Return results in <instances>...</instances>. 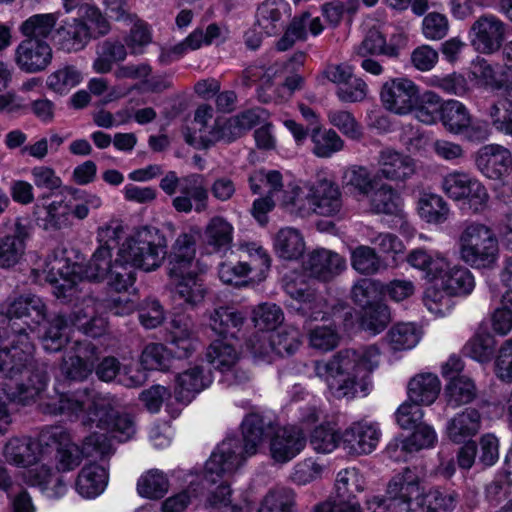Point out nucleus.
Instances as JSON below:
<instances>
[{"mask_svg":"<svg viewBox=\"0 0 512 512\" xmlns=\"http://www.w3.org/2000/svg\"><path fill=\"white\" fill-rule=\"evenodd\" d=\"M0 349L10 364L8 400L23 406L36 402L46 388L48 375L45 367L34 359L35 346L26 327H5Z\"/></svg>","mask_w":512,"mask_h":512,"instance_id":"obj_1","label":"nucleus"},{"mask_svg":"<svg viewBox=\"0 0 512 512\" xmlns=\"http://www.w3.org/2000/svg\"><path fill=\"white\" fill-rule=\"evenodd\" d=\"M380 349L369 345L359 349H342L328 361H314V373L323 379L336 398L352 399L367 395L370 374L378 366Z\"/></svg>","mask_w":512,"mask_h":512,"instance_id":"obj_2","label":"nucleus"},{"mask_svg":"<svg viewBox=\"0 0 512 512\" xmlns=\"http://www.w3.org/2000/svg\"><path fill=\"white\" fill-rule=\"evenodd\" d=\"M44 410L51 415H64L70 419L82 416V423L106 431L119 442L130 440L136 433L133 417L113 408L100 405L97 394L89 388L62 393L45 404Z\"/></svg>","mask_w":512,"mask_h":512,"instance_id":"obj_3","label":"nucleus"},{"mask_svg":"<svg viewBox=\"0 0 512 512\" xmlns=\"http://www.w3.org/2000/svg\"><path fill=\"white\" fill-rule=\"evenodd\" d=\"M243 439H224L205 463L204 479L216 484L222 478L230 477L246 460L255 455L270 428L264 418L256 413L247 415L241 424Z\"/></svg>","mask_w":512,"mask_h":512,"instance_id":"obj_4","label":"nucleus"},{"mask_svg":"<svg viewBox=\"0 0 512 512\" xmlns=\"http://www.w3.org/2000/svg\"><path fill=\"white\" fill-rule=\"evenodd\" d=\"M424 475L416 466L404 467L386 485L385 495L367 500L369 512H414L424 494Z\"/></svg>","mask_w":512,"mask_h":512,"instance_id":"obj_5","label":"nucleus"},{"mask_svg":"<svg viewBox=\"0 0 512 512\" xmlns=\"http://www.w3.org/2000/svg\"><path fill=\"white\" fill-rule=\"evenodd\" d=\"M308 191L305 200L300 198L301 189L294 187L291 195H284L281 199L284 206H290L291 213L301 218L315 213L324 217H334L341 213L343 208V195L339 185L331 178L318 174L315 181H307L304 184Z\"/></svg>","mask_w":512,"mask_h":512,"instance_id":"obj_6","label":"nucleus"},{"mask_svg":"<svg viewBox=\"0 0 512 512\" xmlns=\"http://www.w3.org/2000/svg\"><path fill=\"white\" fill-rule=\"evenodd\" d=\"M462 260L475 268H490L498 258V240L493 231L479 222H466L459 236Z\"/></svg>","mask_w":512,"mask_h":512,"instance_id":"obj_7","label":"nucleus"},{"mask_svg":"<svg viewBox=\"0 0 512 512\" xmlns=\"http://www.w3.org/2000/svg\"><path fill=\"white\" fill-rule=\"evenodd\" d=\"M132 264L146 272L158 269L167 256V240L155 227H142L120 246Z\"/></svg>","mask_w":512,"mask_h":512,"instance_id":"obj_8","label":"nucleus"},{"mask_svg":"<svg viewBox=\"0 0 512 512\" xmlns=\"http://www.w3.org/2000/svg\"><path fill=\"white\" fill-rule=\"evenodd\" d=\"M120 225H106L98 229L99 247L92 254L86 265L79 267V273L89 281L100 282L107 279L114 260L112 251L118 245Z\"/></svg>","mask_w":512,"mask_h":512,"instance_id":"obj_9","label":"nucleus"},{"mask_svg":"<svg viewBox=\"0 0 512 512\" xmlns=\"http://www.w3.org/2000/svg\"><path fill=\"white\" fill-rule=\"evenodd\" d=\"M31 224L27 217L6 218L0 225V267L15 266L25 252V241L30 235Z\"/></svg>","mask_w":512,"mask_h":512,"instance_id":"obj_10","label":"nucleus"},{"mask_svg":"<svg viewBox=\"0 0 512 512\" xmlns=\"http://www.w3.org/2000/svg\"><path fill=\"white\" fill-rule=\"evenodd\" d=\"M114 453V449L106 434L94 432L84 438L80 449L71 440L56 454L57 469L70 471L80 465L82 457H100L104 459Z\"/></svg>","mask_w":512,"mask_h":512,"instance_id":"obj_11","label":"nucleus"},{"mask_svg":"<svg viewBox=\"0 0 512 512\" xmlns=\"http://www.w3.org/2000/svg\"><path fill=\"white\" fill-rule=\"evenodd\" d=\"M1 314L5 317L3 323L15 327V320H21V327L30 328L39 325L46 318V306L42 299L33 294L8 298L1 305Z\"/></svg>","mask_w":512,"mask_h":512,"instance_id":"obj_12","label":"nucleus"},{"mask_svg":"<svg viewBox=\"0 0 512 512\" xmlns=\"http://www.w3.org/2000/svg\"><path fill=\"white\" fill-rule=\"evenodd\" d=\"M419 89L410 79L399 77L386 81L380 91V99L390 112L405 115L411 112L417 103Z\"/></svg>","mask_w":512,"mask_h":512,"instance_id":"obj_13","label":"nucleus"},{"mask_svg":"<svg viewBox=\"0 0 512 512\" xmlns=\"http://www.w3.org/2000/svg\"><path fill=\"white\" fill-rule=\"evenodd\" d=\"M209 191L202 174L193 173L182 177L180 195L172 200L173 208L180 213H202L207 210Z\"/></svg>","mask_w":512,"mask_h":512,"instance_id":"obj_14","label":"nucleus"},{"mask_svg":"<svg viewBox=\"0 0 512 512\" xmlns=\"http://www.w3.org/2000/svg\"><path fill=\"white\" fill-rule=\"evenodd\" d=\"M307 439L301 428L286 426L277 429L270 438L269 452L274 462L285 464L306 447Z\"/></svg>","mask_w":512,"mask_h":512,"instance_id":"obj_15","label":"nucleus"},{"mask_svg":"<svg viewBox=\"0 0 512 512\" xmlns=\"http://www.w3.org/2000/svg\"><path fill=\"white\" fill-rule=\"evenodd\" d=\"M52 58V48L45 40L22 39L15 49V63L26 73L46 70Z\"/></svg>","mask_w":512,"mask_h":512,"instance_id":"obj_16","label":"nucleus"},{"mask_svg":"<svg viewBox=\"0 0 512 512\" xmlns=\"http://www.w3.org/2000/svg\"><path fill=\"white\" fill-rule=\"evenodd\" d=\"M505 24L494 15L479 17L471 27L472 45L483 54L498 51L505 37Z\"/></svg>","mask_w":512,"mask_h":512,"instance_id":"obj_17","label":"nucleus"},{"mask_svg":"<svg viewBox=\"0 0 512 512\" xmlns=\"http://www.w3.org/2000/svg\"><path fill=\"white\" fill-rule=\"evenodd\" d=\"M380 436L381 432L375 424L354 422L342 433L340 445L351 455L369 454L376 448Z\"/></svg>","mask_w":512,"mask_h":512,"instance_id":"obj_18","label":"nucleus"},{"mask_svg":"<svg viewBox=\"0 0 512 512\" xmlns=\"http://www.w3.org/2000/svg\"><path fill=\"white\" fill-rule=\"evenodd\" d=\"M303 268L310 277L329 282L345 270L346 261L336 252L319 248L307 255L303 261Z\"/></svg>","mask_w":512,"mask_h":512,"instance_id":"obj_19","label":"nucleus"},{"mask_svg":"<svg viewBox=\"0 0 512 512\" xmlns=\"http://www.w3.org/2000/svg\"><path fill=\"white\" fill-rule=\"evenodd\" d=\"M74 354L63 358L62 375L70 380H84L92 372L96 360L97 348L90 341L77 340L72 347Z\"/></svg>","mask_w":512,"mask_h":512,"instance_id":"obj_20","label":"nucleus"},{"mask_svg":"<svg viewBox=\"0 0 512 512\" xmlns=\"http://www.w3.org/2000/svg\"><path fill=\"white\" fill-rule=\"evenodd\" d=\"M475 163L478 170L487 178L499 180L508 175L512 168V154L504 146L489 144L483 146L476 154Z\"/></svg>","mask_w":512,"mask_h":512,"instance_id":"obj_21","label":"nucleus"},{"mask_svg":"<svg viewBox=\"0 0 512 512\" xmlns=\"http://www.w3.org/2000/svg\"><path fill=\"white\" fill-rule=\"evenodd\" d=\"M377 165L375 179H386L393 182L406 181L416 170L414 159L392 149L380 151Z\"/></svg>","mask_w":512,"mask_h":512,"instance_id":"obj_22","label":"nucleus"},{"mask_svg":"<svg viewBox=\"0 0 512 512\" xmlns=\"http://www.w3.org/2000/svg\"><path fill=\"white\" fill-rule=\"evenodd\" d=\"M91 38V28L78 17L62 21L53 34L54 45L66 53L83 50Z\"/></svg>","mask_w":512,"mask_h":512,"instance_id":"obj_23","label":"nucleus"},{"mask_svg":"<svg viewBox=\"0 0 512 512\" xmlns=\"http://www.w3.org/2000/svg\"><path fill=\"white\" fill-rule=\"evenodd\" d=\"M168 276L172 285V298L175 302L191 309L203 302L206 290L198 277L197 269L190 270L189 273Z\"/></svg>","mask_w":512,"mask_h":512,"instance_id":"obj_24","label":"nucleus"},{"mask_svg":"<svg viewBox=\"0 0 512 512\" xmlns=\"http://www.w3.org/2000/svg\"><path fill=\"white\" fill-rule=\"evenodd\" d=\"M196 269L195 235L188 232L180 233L168 254L167 273L168 275H179Z\"/></svg>","mask_w":512,"mask_h":512,"instance_id":"obj_25","label":"nucleus"},{"mask_svg":"<svg viewBox=\"0 0 512 512\" xmlns=\"http://www.w3.org/2000/svg\"><path fill=\"white\" fill-rule=\"evenodd\" d=\"M290 16L291 8L285 0H265L256 9V25L266 35L273 36L285 28Z\"/></svg>","mask_w":512,"mask_h":512,"instance_id":"obj_26","label":"nucleus"},{"mask_svg":"<svg viewBox=\"0 0 512 512\" xmlns=\"http://www.w3.org/2000/svg\"><path fill=\"white\" fill-rule=\"evenodd\" d=\"M285 291L292 298L291 311L311 320H317L323 313L324 299L306 285L297 287L294 282L285 285Z\"/></svg>","mask_w":512,"mask_h":512,"instance_id":"obj_27","label":"nucleus"},{"mask_svg":"<svg viewBox=\"0 0 512 512\" xmlns=\"http://www.w3.org/2000/svg\"><path fill=\"white\" fill-rule=\"evenodd\" d=\"M2 456L12 466L28 468L40 459L39 445L29 436L11 437L3 447Z\"/></svg>","mask_w":512,"mask_h":512,"instance_id":"obj_28","label":"nucleus"},{"mask_svg":"<svg viewBox=\"0 0 512 512\" xmlns=\"http://www.w3.org/2000/svg\"><path fill=\"white\" fill-rule=\"evenodd\" d=\"M481 422L477 409L466 408L448 421L447 435L454 443H465L480 431Z\"/></svg>","mask_w":512,"mask_h":512,"instance_id":"obj_29","label":"nucleus"},{"mask_svg":"<svg viewBox=\"0 0 512 512\" xmlns=\"http://www.w3.org/2000/svg\"><path fill=\"white\" fill-rule=\"evenodd\" d=\"M175 394L179 401L189 403L196 394L207 388L211 382L210 373L205 374L201 366H194L176 376Z\"/></svg>","mask_w":512,"mask_h":512,"instance_id":"obj_30","label":"nucleus"},{"mask_svg":"<svg viewBox=\"0 0 512 512\" xmlns=\"http://www.w3.org/2000/svg\"><path fill=\"white\" fill-rule=\"evenodd\" d=\"M414 432L403 440L395 439L387 445L386 452L390 458L399 460L401 455H397L398 448L402 452L412 453L424 448L431 447L436 441V433L432 427L421 424L420 422L414 427Z\"/></svg>","mask_w":512,"mask_h":512,"instance_id":"obj_31","label":"nucleus"},{"mask_svg":"<svg viewBox=\"0 0 512 512\" xmlns=\"http://www.w3.org/2000/svg\"><path fill=\"white\" fill-rule=\"evenodd\" d=\"M107 483V470L96 463H90L80 470L76 480V489L83 497L95 498L104 491Z\"/></svg>","mask_w":512,"mask_h":512,"instance_id":"obj_32","label":"nucleus"},{"mask_svg":"<svg viewBox=\"0 0 512 512\" xmlns=\"http://www.w3.org/2000/svg\"><path fill=\"white\" fill-rule=\"evenodd\" d=\"M204 237L211 252L225 254L231 248L233 226L225 218L214 216L205 227Z\"/></svg>","mask_w":512,"mask_h":512,"instance_id":"obj_33","label":"nucleus"},{"mask_svg":"<svg viewBox=\"0 0 512 512\" xmlns=\"http://www.w3.org/2000/svg\"><path fill=\"white\" fill-rule=\"evenodd\" d=\"M244 321V315L231 307H218L209 315L211 329L223 337L236 338Z\"/></svg>","mask_w":512,"mask_h":512,"instance_id":"obj_34","label":"nucleus"},{"mask_svg":"<svg viewBox=\"0 0 512 512\" xmlns=\"http://www.w3.org/2000/svg\"><path fill=\"white\" fill-rule=\"evenodd\" d=\"M136 267L119 247L111 270L108 274V285L118 293L128 291L136 280Z\"/></svg>","mask_w":512,"mask_h":512,"instance_id":"obj_35","label":"nucleus"},{"mask_svg":"<svg viewBox=\"0 0 512 512\" xmlns=\"http://www.w3.org/2000/svg\"><path fill=\"white\" fill-rule=\"evenodd\" d=\"M440 381L431 373H423L413 377L408 384L409 400L420 405H431L440 392Z\"/></svg>","mask_w":512,"mask_h":512,"instance_id":"obj_36","label":"nucleus"},{"mask_svg":"<svg viewBox=\"0 0 512 512\" xmlns=\"http://www.w3.org/2000/svg\"><path fill=\"white\" fill-rule=\"evenodd\" d=\"M240 250L246 254L247 259L242 261L249 274V279L255 282L263 281L271 266L268 252L256 243L241 245Z\"/></svg>","mask_w":512,"mask_h":512,"instance_id":"obj_37","label":"nucleus"},{"mask_svg":"<svg viewBox=\"0 0 512 512\" xmlns=\"http://www.w3.org/2000/svg\"><path fill=\"white\" fill-rule=\"evenodd\" d=\"M274 249L276 254L284 260H297L305 250L304 238L295 228H282L275 236Z\"/></svg>","mask_w":512,"mask_h":512,"instance_id":"obj_38","label":"nucleus"},{"mask_svg":"<svg viewBox=\"0 0 512 512\" xmlns=\"http://www.w3.org/2000/svg\"><path fill=\"white\" fill-rule=\"evenodd\" d=\"M93 69L100 74L112 70L113 64L124 61L127 56L126 46L119 40L106 39L97 46Z\"/></svg>","mask_w":512,"mask_h":512,"instance_id":"obj_39","label":"nucleus"},{"mask_svg":"<svg viewBox=\"0 0 512 512\" xmlns=\"http://www.w3.org/2000/svg\"><path fill=\"white\" fill-rule=\"evenodd\" d=\"M43 213L44 216H37L36 222L39 227L46 231L62 230L73 225L67 201H53L43 207Z\"/></svg>","mask_w":512,"mask_h":512,"instance_id":"obj_40","label":"nucleus"},{"mask_svg":"<svg viewBox=\"0 0 512 512\" xmlns=\"http://www.w3.org/2000/svg\"><path fill=\"white\" fill-rule=\"evenodd\" d=\"M257 512H296L295 491L285 486H275L269 489Z\"/></svg>","mask_w":512,"mask_h":512,"instance_id":"obj_41","label":"nucleus"},{"mask_svg":"<svg viewBox=\"0 0 512 512\" xmlns=\"http://www.w3.org/2000/svg\"><path fill=\"white\" fill-rule=\"evenodd\" d=\"M441 285L443 290L451 296H465L472 292L475 286L471 271L462 266L448 267Z\"/></svg>","mask_w":512,"mask_h":512,"instance_id":"obj_42","label":"nucleus"},{"mask_svg":"<svg viewBox=\"0 0 512 512\" xmlns=\"http://www.w3.org/2000/svg\"><path fill=\"white\" fill-rule=\"evenodd\" d=\"M58 17L56 13L34 14L19 26L23 39L45 40L55 29Z\"/></svg>","mask_w":512,"mask_h":512,"instance_id":"obj_43","label":"nucleus"},{"mask_svg":"<svg viewBox=\"0 0 512 512\" xmlns=\"http://www.w3.org/2000/svg\"><path fill=\"white\" fill-rule=\"evenodd\" d=\"M68 319L60 312L48 320L47 328L42 336V345L47 352H58L68 342Z\"/></svg>","mask_w":512,"mask_h":512,"instance_id":"obj_44","label":"nucleus"},{"mask_svg":"<svg viewBox=\"0 0 512 512\" xmlns=\"http://www.w3.org/2000/svg\"><path fill=\"white\" fill-rule=\"evenodd\" d=\"M355 56L367 57L370 55H385L391 58L398 57L399 48L387 44L385 36L377 29H370L362 42L355 48Z\"/></svg>","mask_w":512,"mask_h":512,"instance_id":"obj_45","label":"nucleus"},{"mask_svg":"<svg viewBox=\"0 0 512 512\" xmlns=\"http://www.w3.org/2000/svg\"><path fill=\"white\" fill-rule=\"evenodd\" d=\"M459 495L454 490L441 487H432L428 491L424 489L420 507L426 512H452L457 503Z\"/></svg>","mask_w":512,"mask_h":512,"instance_id":"obj_46","label":"nucleus"},{"mask_svg":"<svg viewBox=\"0 0 512 512\" xmlns=\"http://www.w3.org/2000/svg\"><path fill=\"white\" fill-rule=\"evenodd\" d=\"M420 217L430 224H442L450 216L448 203L437 194H424L418 201Z\"/></svg>","mask_w":512,"mask_h":512,"instance_id":"obj_47","label":"nucleus"},{"mask_svg":"<svg viewBox=\"0 0 512 512\" xmlns=\"http://www.w3.org/2000/svg\"><path fill=\"white\" fill-rule=\"evenodd\" d=\"M364 489L362 477L355 468L343 469L338 472L335 480L334 497L338 501L350 503L357 501L356 494Z\"/></svg>","mask_w":512,"mask_h":512,"instance_id":"obj_48","label":"nucleus"},{"mask_svg":"<svg viewBox=\"0 0 512 512\" xmlns=\"http://www.w3.org/2000/svg\"><path fill=\"white\" fill-rule=\"evenodd\" d=\"M470 112L467 107L458 100L444 101L441 123L444 128L454 135H460L466 124H469Z\"/></svg>","mask_w":512,"mask_h":512,"instance_id":"obj_49","label":"nucleus"},{"mask_svg":"<svg viewBox=\"0 0 512 512\" xmlns=\"http://www.w3.org/2000/svg\"><path fill=\"white\" fill-rule=\"evenodd\" d=\"M206 358L215 369L223 373L235 367L239 354L232 344L215 340L207 348Z\"/></svg>","mask_w":512,"mask_h":512,"instance_id":"obj_50","label":"nucleus"},{"mask_svg":"<svg viewBox=\"0 0 512 512\" xmlns=\"http://www.w3.org/2000/svg\"><path fill=\"white\" fill-rule=\"evenodd\" d=\"M496 349V340L494 336L484 330L479 329L474 336L464 346V353L478 362H489Z\"/></svg>","mask_w":512,"mask_h":512,"instance_id":"obj_51","label":"nucleus"},{"mask_svg":"<svg viewBox=\"0 0 512 512\" xmlns=\"http://www.w3.org/2000/svg\"><path fill=\"white\" fill-rule=\"evenodd\" d=\"M445 397L447 405L452 408L468 404L476 397L475 384L466 376L453 379L445 387Z\"/></svg>","mask_w":512,"mask_h":512,"instance_id":"obj_52","label":"nucleus"},{"mask_svg":"<svg viewBox=\"0 0 512 512\" xmlns=\"http://www.w3.org/2000/svg\"><path fill=\"white\" fill-rule=\"evenodd\" d=\"M351 265L358 273L374 275L386 268L384 261L370 246H357L351 253Z\"/></svg>","mask_w":512,"mask_h":512,"instance_id":"obj_53","label":"nucleus"},{"mask_svg":"<svg viewBox=\"0 0 512 512\" xmlns=\"http://www.w3.org/2000/svg\"><path fill=\"white\" fill-rule=\"evenodd\" d=\"M244 135L235 117L217 119L208 135H201L200 140L205 148L217 141L232 142Z\"/></svg>","mask_w":512,"mask_h":512,"instance_id":"obj_54","label":"nucleus"},{"mask_svg":"<svg viewBox=\"0 0 512 512\" xmlns=\"http://www.w3.org/2000/svg\"><path fill=\"white\" fill-rule=\"evenodd\" d=\"M169 489L167 476L158 469H151L143 474L137 482V491L140 496L149 499L162 498Z\"/></svg>","mask_w":512,"mask_h":512,"instance_id":"obj_55","label":"nucleus"},{"mask_svg":"<svg viewBox=\"0 0 512 512\" xmlns=\"http://www.w3.org/2000/svg\"><path fill=\"white\" fill-rule=\"evenodd\" d=\"M311 141L313 143L312 152L320 158L331 157L334 153L342 150L344 146V141L333 129L313 128Z\"/></svg>","mask_w":512,"mask_h":512,"instance_id":"obj_56","label":"nucleus"},{"mask_svg":"<svg viewBox=\"0 0 512 512\" xmlns=\"http://www.w3.org/2000/svg\"><path fill=\"white\" fill-rule=\"evenodd\" d=\"M444 101L435 92L427 91L414 106L415 117L424 124H434L441 119Z\"/></svg>","mask_w":512,"mask_h":512,"instance_id":"obj_57","label":"nucleus"},{"mask_svg":"<svg viewBox=\"0 0 512 512\" xmlns=\"http://www.w3.org/2000/svg\"><path fill=\"white\" fill-rule=\"evenodd\" d=\"M387 338L393 350H408L417 345L421 331L412 323H399L389 330Z\"/></svg>","mask_w":512,"mask_h":512,"instance_id":"obj_58","label":"nucleus"},{"mask_svg":"<svg viewBox=\"0 0 512 512\" xmlns=\"http://www.w3.org/2000/svg\"><path fill=\"white\" fill-rule=\"evenodd\" d=\"M487 116L498 133L512 137V100L504 98L491 104Z\"/></svg>","mask_w":512,"mask_h":512,"instance_id":"obj_59","label":"nucleus"},{"mask_svg":"<svg viewBox=\"0 0 512 512\" xmlns=\"http://www.w3.org/2000/svg\"><path fill=\"white\" fill-rule=\"evenodd\" d=\"M370 206L375 213L395 214L398 210V193L388 184H381L370 193Z\"/></svg>","mask_w":512,"mask_h":512,"instance_id":"obj_60","label":"nucleus"},{"mask_svg":"<svg viewBox=\"0 0 512 512\" xmlns=\"http://www.w3.org/2000/svg\"><path fill=\"white\" fill-rule=\"evenodd\" d=\"M82 80V74L73 65H65L47 78V86L56 93L65 94Z\"/></svg>","mask_w":512,"mask_h":512,"instance_id":"obj_61","label":"nucleus"},{"mask_svg":"<svg viewBox=\"0 0 512 512\" xmlns=\"http://www.w3.org/2000/svg\"><path fill=\"white\" fill-rule=\"evenodd\" d=\"M309 16V12H303L299 16H295L288 26H285L284 34L276 44L279 51H286L297 41L306 40Z\"/></svg>","mask_w":512,"mask_h":512,"instance_id":"obj_62","label":"nucleus"},{"mask_svg":"<svg viewBox=\"0 0 512 512\" xmlns=\"http://www.w3.org/2000/svg\"><path fill=\"white\" fill-rule=\"evenodd\" d=\"M390 322V311L387 305L374 303L365 308L361 325L372 334L383 331Z\"/></svg>","mask_w":512,"mask_h":512,"instance_id":"obj_63","label":"nucleus"},{"mask_svg":"<svg viewBox=\"0 0 512 512\" xmlns=\"http://www.w3.org/2000/svg\"><path fill=\"white\" fill-rule=\"evenodd\" d=\"M268 346L272 352L281 357L290 356L300 346L299 332L297 330L275 331L268 338Z\"/></svg>","mask_w":512,"mask_h":512,"instance_id":"obj_64","label":"nucleus"}]
</instances>
